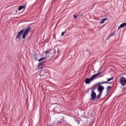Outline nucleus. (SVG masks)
Here are the masks:
<instances>
[{"instance_id":"9d476101","label":"nucleus","mask_w":126,"mask_h":126,"mask_svg":"<svg viewBox=\"0 0 126 126\" xmlns=\"http://www.w3.org/2000/svg\"><path fill=\"white\" fill-rule=\"evenodd\" d=\"M115 35V33H111L110 35H109L108 37H107V39L109 40V38H110L111 37H113Z\"/></svg>"},{"instance_id":"1a4fd4ad","label":"nucleus","mask_w":126,"mask_h":126,"mask_svg":"<svg viewBox=\"0 0 126 126\" xmlns=\"http://www.w3.org/2000/svg\"><path fill=\"white\" fill-rule=\"evenodd\" d=\"M43 66L42 65H41V64H39L38 66L37 67V68H38V69H41L43 68Z\"/></svg>"},{"instance_id":"423d86ee","label":"nucleus","mask_w":126,"mask_h":126,"mask_svg":"<svg viewBox=\"0 0 126 126\" xmlns=\"http://www.w3.org/2000/svg\"><path fill=\"white\" fill-rule=\"evenodd\" d=\"M125 26H126V23H124L120 25V26L118 27V30H120L121 28H124Z\"/></svg>"},{"instance_id":"7ed1b4c3","label":"nucleus","mask_w":126,"mask_h":126,"mask_svg":"<svg viewBox=\"0 0 126 126\" xmlns=\"http://www.w3.org/2000/svg\"><path fill=\"white\" fill-rule=\"evenodd\" d=\"M120 83L122 86H125L126 84V79L124 76L120 78Z\"/></svg>"},{"instance_id":"f257e3e1","label":"nucleus","mask_w":126,"mask_h":126,"mask_svg":"<svg viewBox=\"0 0 126 126\" xmlns=\"http://www.w3.org/2000/svg\"><path fill=\"white\" fill-rule=\"evenodd\" d=\"M31 30V28H30V27H29L26 29L22 30L18 33V34L16 36V39H20L21 36L22 35V40L25 39V38H26L27 35H28V33H29V32Z\"/></svg>"},{"instance_id":"6ab92c4d","label":"nucleus","mask_w":126,"mask_h":126,"mask_svg":"<svg viewBox=\"0 0 126 126\" xmlns=\"http://www.w3.org/2000/svg\"><path fill=\"white\" fill-rule=\"evenodd\" d=\"M64 35V32L62 33L61 36H63Z\"/></svg>"},{"instance_id":"9b49d317","label":"nucleus","mask_w":126,"mask_h":126,"mask_svg":"<svg viewBox=\"0 0 126 126\" xmlns=\"http://www.w3.org/2000/svg\"><path fill=\"white\" fill-rule=\"evenodd\" d=\"M24 8V6H20L18 8L19 10H21Z\"/></svg>"},{"instance_id":"20e7f679","label":"nucleus","mask_w":126,"mask_h":126,"mask_svg":"<svg viewBox=\"0 0 126 126\" xmlns=\"http://www.w3.org/2000/svg\"><path fill=\"white\" fill-rule=\"evenodd\" d=\"M92 100L94 101L96 98V93L94 91V90L92 91L91 93Z\"/></svg>"},{"instance_id":"f3484780","label":"nucleus","mask_w":126,"mask_h":126,"mask_svg":"<svg viewBox=\"0 0 126 126\" xmlns=\"http://www.w3.org/2000/svg\"><path fill=\"white\" fill-rule=\"evenodd\" d=\"M112 79H113V78H109V79L107 80V81H108V82L111 81V80H112Z\"/></svg>"},{"instance_id":"f8f14e48","label":"nucleus","mask_w":126,"mask_h":126,"mask_svg":"<svg viewBox=\"0 0 126 126\" xmlns=\"http://www.w3.org/2000/svg\"><path fill=\"white\" fill-rule=\"evenodd\" d=\"M101 95H102V93H99V94L97 95V99H99V98H100Z\"/></svg>"},{"instance_id":"ddd939ff","label":"nucleus","mask_w":126,"mask_h":126,"mask_svg":"<svg viewBox=\"0 0 126 126\" xmlns=\"http://www.w3.org/2000/svg\"><path fill=\"white\" fill-rule=\"evenodd\" d=\"M106 89H107V91H109L110 89H111V87L108 86Z\"/></svg>"},{"instance_id":"2eb2a0df","label":"nucleus","mask_w":126,"mask_h":126,"mask_svg":"<svg viewBox=\"0 0 126 126\" xmlns=\"http://www.w3.org/2000/svg\"><path fill=\"white\" fill-rule=\"evenodd\" d=\"M104 83H105L106 84H107V83H109V82H103L100 83V84H104Z\"/></svg>"},{"instance_id":"dca6fc26","label":"nucleus","mask_w":126,"mask_h":126,"mask_svg":"<svg viewBox=\"0 0 126 126\" xmlns=\"http://www.w3.org/2000/svg\"><path fill=\"white\" fill-rule=\"evenodd\" d=\"M50 52H51V51H49V50H47V51H46L45 52V54H48V53H50Z\"/></svg>"},{"instance_id":"6e6552de","label":"nucleus","mask_w":126,"mask_h":126,"mask_svg":"<svg viewBox=\"0 0 126 126\" xmlns=\"http://www.w3.org/2000/svg\"><path fill=\"white\" fill-rule=\"evenodd\" d=\"M46 59H47V57H42V58H40V59H39L38 60V61L41 62V61H44V60H46Z\"/></svg>"},{"instance_id":"39448f33","label":"nucleus","mask_w":126,"mask_h":126,"mask_svg":"<svg viewBox=\"0 0 126 126\" xmlns=\"http://www.w3.org/2000/svg\"><path fill=\"white\" fill-rule=\"evenodd\" d=\"M98 88V91L99 92V93H102L103 92V90L105 89V88L102 85H99L97 87Z\"/></svg>"},{"instance_id":"4468645a","label":"nucleus","mask_w":126,"mask_h":126,"mask_svg":"<svg viewBox=\"0 0 126 126\" xmlns=\"http://www.w3.org/2000/svg\"><path fill=\"white\" fill-rule=\"evenodd\" d=\"M40 64H41L43 66V65H44V64H45V62H41L40 63Z\"/></svg>"},{"instance_id":"0eeeda50","label":"nucleus","mask_w":126,"mask_h":126,"mask_svg":"<svg viewBox=\"0 0 126 126\" xmlns=\"http://www.w3.org/2000/svg\"><path fill=\"white\" fill-rule=\"evenodd\" d=\"M106 20H107V19L106 18L102 19L100 22V24H103V23H104L106 21Z\"/></svg>"},{"instance_id":"f03ea898","label":"nucleus","mask_w":126,"mask_h":126,"mask_svg":"<svg viewBox=\"0 0 126 126\" xmlns=\"http://www.w3.org/2000/svg\"><path fill=\"white\" fill-rule=\"evenodd\" d=\"M101 72H97L96 74H94L93 76H92V77H91L90 79L89 78H87L85 80V82L86 83V84H89V83H90V81L93 80V79H94V78L97 77V76H99V75H100V74H101Z\"/></svg>"},{"instance_id":"a211bd4d","label":"nucleus","mask_w":126,"mask_h":126,"mask_svg":"<svg viewBox=\"0 0 126 126\" xmlns=\"http://www.w3.org/2000/svg\"><path fill=\"white\" fill-rule=\"evenodd\" d=\"M73 17H74V18L75 19H76V18H77V16H76V15H73Z\"/></svg>"}]
</instances>
